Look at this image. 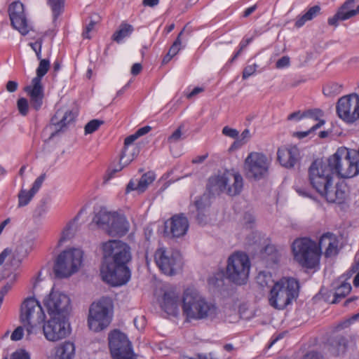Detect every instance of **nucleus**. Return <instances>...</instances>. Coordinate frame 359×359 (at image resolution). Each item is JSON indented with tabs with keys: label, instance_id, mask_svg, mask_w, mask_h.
<instances>
[{
	"label": "nucleus",
	"instance_id": "63",
	"mask_svg": "<svg viewBox=\"0 0 359 359\" xmlns=\"http://www.w3.org/2000/svg\"><path fill=\"white\" fill-rule=\"evenodd\" d=\"M142 67L140 63H135L131 68V74L134 76H136L140 73L142 71Z\"/></svg>",
	"mask_w": 359,
	"mask_h": 359
},
{
	"label": "nucleus",
	"instance_id": "11",
	"mask_svg": "<svg viewBox=\"0 0 359 359\" xmlns=\"http://www.w3.org/2000/svg\"><path fill=\"white\" fill-rule=\"evenodd\" d=\"M39 60V64L36 71V76L32 79L31 84L24 88L29 97L31 107L35 111H39L42 107L44 90L41 80L50 69L49 60L41 58Z\"/></svg>",
	"mask_w": 359,
	"mask_h": 359
},
{
	"label": "nucleus",
	"instance_id": "28",
	"mask_svg": "<svg viewBox=\"0 0 359 359\" xmlns=\"http://www.w3.org/2000/svg\"><path fill=\"white\" fill-rule=\"evenodd\" d=\"M321 8L318 5H315L308 9V11L302 15L296 18L294 26L297 28L303 27L308 21L312 20L320 14Z\"/></svg>",
	"mask_w": 359,
	"mask_h": 359
},
{
	"label": "nucleus",
	"instance_id": "3",
	"mask_svg": "<svg viewBox=\"0 0 359 359\" xmlns=\"http://www.w3.org/2000/svg\"><path fill=\"white\" fill-rule=\"evenodd\" d=\"M182 309L183 315L189 320L213 319L217 315V306L191 288L184 291Z\"/></svg>",
	"mask_w": 359,
	"mask_h": 359
},
{
	"label": "nucleus",
	"instance_id": "7",
	"mask_svg": "<svg viewBox=\"0 0 359 359\" xmlns=\"http://www.w3.org/2000/svg\"><path fill=\"white\" fill-rule=\"evenodd\" d=\"M208 187L212 193L225 192L229 196H236L242 191L243 179L238 172L226 171L221 175L210 177Z\"/></svg>",
	"mask_w": 359,
	"mask_h": 359
},
{
	"label": "nucleus",
	"instance_id": "44",
	"mask_svg": "<svg viewBox=\"0 0 359 359\" xmlns=\"http://www.w3.org/2000/svg\"><path fill=\"white\" fill-rule=\"evenodd\" d=\"M48 210V201L46 198H43L40 201L39 204L35 209L34 214L37 217L43 216Z\"/></svg>",
	"mask_w": 359,
	"mask_h": 359
},
{
	"label": "nucleus",
	"instance_id": "64",
	"mask_svg": "<svg viewBox=\"0 0 359 359\" xmlns=\"http://www.w3.org/2000/svg\"><path fill=\"white\" fill-rule=\"evenodd\" d=\"M244 220L247 227H251V224L254 222V217L250 213H245L244 215Z\"/></svg>",
	"mask_w": 359,
	"mask_h": 359
},
{
	"label": "nucleus",
	"instance_id": "62",
	"mask_svg": "<svg viewBox=\"0 0 359 359\" xmlns=\"http://www.w3.org/2000/svg\"><path fill=\"white\" fill-rule=\"evenodd\" d=\"M151 128L149 126H144L142 128H139L136 132L135 134L138 137L148 133L151 130Z\"/></svg>",
	"mask_w": 359,
	"mask_h": 359
},
{
	"label": "nucleus",
	"instance_id": "34",
	"mask_svg": "<svg viewBox=\"0 0 359 359\" xmlns=\"http://www.w3.org/2000/svg\"><path fill=\"white\" fill-rule=\"evenodd\" d=\"M351 285L348 283H342L339 287L336 288L333 304L338 303L341 299L344 298L351 291Z\"/></svg>",
	"mask_w": 359,
	"mask_h": 359
},
{
	"label": "nucleus",
	"instance_id": "55",
	"mask_svg": "<svg viewBox=\"0 0 359 359\" xmlns=\"http://www.w3.org/2000/svg\"><path fill=\"white\" fill-rule=\"evenodd\" d=\"M95 25V22L91 20L90 22L86 26L82 33V36L84 39H90L91 38L90 36V32L93 29Z\"/></svg>",
	"mask_w": 359,
	"mask_h": 359
},
{
	"label": "nucleus",
	"instance_id": "18",
	"mask_svg": "<svg viewBox=\"0 0 359 359\" xmlns=\"http://www.w3.org/2000/svg\"><path fill=\"white\" fill-rule=\"evenodd\" d=\"M189 226L188 219L184 214L175 215L165 222L164 233L168 237L180 238L187 233Z\"/></svg>",
	"mask_w": 359,
	"mask_h": 359
},
{
	"label": "nucleus",
	"instance_id": "58",
	"mask_svg": "<svg viewBox=\"0 0 359 359\" xmlns=\"http://www.w3.org/2000/svg\"><path fill=\"white\" fill-rule=\"evenodd\" d=\"M304 359H324V358L318 352L310 351L304 355Z\"/></svg>",
	"mask_w": 359,
	"mask_h": 359
},
{
	"label": "nucleus",
	"instance_id": "16",
	"mask_svg": "<svg viewBox=\"0 0 359 359\" xmlns=\"http://www.w3.org/2000/svg\"><path fill=\"white\" fill-rule=\"evenodd\" d=\"M43 303L50 316L69 318L72 306L71 300L67 295L52 291Z\"/></svg>",
	"mask_w": 359,
	"mask_h": 359
},
{
	"label": "nucleus",
	"instance_id": "47",
	"mask_svg": "<svg viewBox=\"0 0 359 359\" xmlns=\"http://www.w3.org/2000/svg\"><path fill=\"white\" fill-rule=\"evenodd\" d=\"M46 178V173L40 175L32 184V188L29 189L31 192L36 194L41 189L42 184Z\"/></svg>",
	"mask_w": 359,
	"mask_h": 359
},
{
	"label": "nucleus",
	"instance_id": "8",
	"mask_svg": "<svg viewBox=\"0 0 359 359\" xmlns=\"http://www.w3.org/2000/svg\"><path fill=\"white\" fill-rule=\"evenodd\" d=\"M83 261V251L72 248L65 250L57 257L54 264V273L57 278H67L76 272Z\"/></svg>",
	"mask_w": 359,
	"mask_h": 359
},
{
	"label": "nucleus",
	"instance_id": "48",
	"mask_svg": "<svg viewBox=\"0 0 359 359\" xmlns=\"http://www.w3.org/2000/svg\"><path fill=\"white\" fill-rule=\"evenodd\" d=\"M294 189L299 196L306 198H313L312 193L308 187H300L297 185L295 186Z\"/></svg>",
	"mask_w": 359,
	"mask_h": 359
},
{
	"label": "nucleus",
	"instance_id": "31",
	"mask_svg": "<svg viewBox=\"0 0 359 359\" xmlns=\"http://www.w3.org/2000/svg\"><path fill=\"white\" fill-rule=\"evenodd\" d=\"M348 341L346 337L338 335L331 339L330 351L334 355L344 354L347 348Z\"/></svg>",
	"mask_w": 359,
	"mask_h": 359
},
{
	"label": "nucleus",
	"instance_id": "6",
	"mask_svg": "<svg viewBox=\"0 0 359 359\" xmlns=\"http://www.w3.org/2000/svg\"><path fill=\"white\" fill-rule=\"evenodd\" d=\"M292 250L294 259L303 267L313 269L319 264L320 250L317 243L308 238L296 239Z\"/></svg>",
	"mask_w": 359,
	"mask_h": 359
},
{
	"label": "nucleus",
	"instance_id": "5",
	"mask_svg": "<svg viewBox=\"0 0 359 359\" xmlns=\"http://www.w3.org/2000/svg\"><path fill=\"white\" fill-rule=\"evenodd\" d=\"M113 311V301L109 297H102L97 302H93L89 309V329L97 332L107 328L111 322Z\"/></svg>",
	"mask_w": 359,
	"mask_h": 359
},
{
	"label": "nucleus",
	"instance_id": "51",
	"mask_svg": "<svg viewBox=\"0 0 359 359\" xmlns=\"http://www.w3.org/2000/svg\"><path fill=\"white\" fill-rule=\"evenodd\" d=\"M263 253L271 256V259L273 261H275L277 257V250L275 246L272 245H266L264 249Z\"/></svg>",
	"mask_w": 359,
	"mask_h": 359
},
{
	"label": "nucleus",
	"instance_id": "59",
	"mask_svg": "<svg viewBox=\"0 0 359 359\" xmlns=\"http://www.w3.org/2000/svg\"><path fill=\"white\" fill-rule=\"evenodd\" d=\"M18 87V83L15 81H8L6 83V90L10 93H13L16 91Z\"/></svg>",
	"mask_w": 359,
	"mask_h": 359
},
{
	"label": "nucleus",
	"instance_id": "1",
	"mask_svg": "<svg viewBox=\"0 0 359 359\" xmlns=\"http://www.w3.org/2000/svg\"><path fill=\"white\" fill-rule=\"evenodd\" d=\"M358 174V165L350 157L348 149L340 148L325 161L315 160L309 169V180L313 188L318 192L323 187L332 184L334 175L341 178H351Z\"/></svg>",
	"mask_w": 359,
	"mask_h": 359
},
{
	"label": "nucleus",
	"instance_id": "49",
	"mask_svg": "<svg viewBox=\"0 0 359 359\" xmlns=\"http://www.w3.org/2000/svg\"><path fill=\"white\" fill-rule=\"evenodd\" d=\"M29 46H31L32 50L35 52L37 59L41 60L42 41L38 40V41H35L34 43H30Z\"/></svg>",
	"mask_w": 359,
	"mask_h": 359
},
{
	"label": "nucleus",
	"instance_id": "50",
	"mask_svg": "<svg viewBox=\"0 0 359 359\" xmlns=\"http://www.w3.org/2000/svg\"><path fill=\"white\" fill-rule=\"evenodd\" d=\"M257 68V65L256 64L246 66L243 71V79H246L252 76L256 72Z\"/></svg>",
	"mask_w": 359,
	"mask_h": 359
},
{
	"label": "nucleus",
	"instance_id": "21",
	"mask_svg": "<svg viewBox=\"0 0 359 359\" xmlns=\"http://www.w3.org/2000/svg\"><path fill=\"white\" fill-rule=\"evenodd\" d=\"M318 247L320 250V255L322 250H324L323 255L326 258L334 257L340 250L339 237L331 232L324 233L320 237Z\"/></svg>",
	"mask_w": 359,
	"mask_h": 359
},
{
	"label": "nucleus",
	"instance_id": "56",
	"mask_svg": "<svg viewBox=\"0 0 359 359\" xmlns=\"http://www.w3.org/2000/svg\"><path fill=\"white\" fill-rule=\"evenodd\" d=\"M4 359H8L7 357L4 358ZM12 359H30L29 355L24 351H16L13 353Z\"/></svg>",
	"mask_w": 359,
	"mask_h": 359
},
{
	"label": "nucleus",
	"instance_id": "13",
	"mask_svg": "<svg viewBox=\"0 0 359 359\" xmlns=\"http://www.w3.org/2000/svg\"><path fill=\"white\" fill-rule=\"evenodd\" d=\"M69 318L50 316L43 325V333L46 340L52 342L67 338L71 334Z\"/></svg>",
	"mask_w": 359,
	"mask_h": 359
},
{
	"label": "nucleus",
	"instance_id": "52",
	"mask_svg": "<svg viewBox=\"0 0 359 359\" xmlns=\"http://www.w3.org/2000/svg\"><path fill=\"white\" fill-rule=\"evenodd\" d=\"M290 59L288 56H283L278 59L276 63V67L278 69H283L290 66Z\"/></svg>",
	"mask_w": 359,
	"mask_h": 359
},
{
	"label": "nucleus",
	"instance_id": "43",
	"mask_svg": "<svg viewBox=\"0 0 359 359\" xmlns=\"http://www.w3.org/2000/svg\"><path fill=\"white\" fill-rule=\"evenodd\" d=\"M325 123V120H321L319 122H318L316 124L313 125L309 130L304 132H296L294 133L293 136L299 138V139H303L306 137H307L309 134H311L313 132H315L316 130L320 128L321 126H323Z\"/></svg>",
	"mask_w": 359,
	"mask_h": 359
},
{
	"label": "nucleus",
	"instance_id": "26",
	"mask_svg": "<svg viewBox=\"0 0 359 359\" xmlns=\"http://www.w3.org/2000/svg\"><path fill=\"white\" fill-rule=\"evenodd\" d=\"M355 1L354 0H346L337 10V13L328 18L327 23L330 26L337 27L339 21H344L349 18H344L347 13L351 10H355L354 5Z\"/></svg>",
	"mask_w": 359,
	"mask_h": 359
},
{
	"label": "nucleus",
	"instance_id": "30",
	"mask_svg": "<svg viewBox=\"0 0 359 359\" xmlns=\"http://www.w3.org/2000/svg\"><path fill=\"white\" fill-rule=\"evenodd\" d=\"M196 208L198 211L196 219L200 224L205 222V215L204 214L206 208L210 205V197L207 194H203L202 196L197 198L194 203Z\"/></svg>",
	"mask_w": 359,
	"mask_h": 359
},
{
	"label": "nucleus",
	"instance_id": "40",
	"mask_svg": "<svg viewBox=\"0 0 359 359\" xmlns=\"http://www.w3.org/2000/svg\"><path fill=\"white\" fill-rule=\"evenodd\" d=\"M104 124V121L98 119H93L88 122L84 127L85 134H92Z\"/></svg>",
	"mask_w": 359,
	"mask_h": 359
},
{
	"label": "nucleus",
	"instance_id": "15",
	"mask_svg": "<svg viewBox=\"0 0 359 359\" xmlns=\"http://www.w3.org/2000/svg\"><path fill=\"white\" fill-rule=\"evenodd\" d=\"M269 162L265 155L258 152H251L245 160L244 169L246 177L259 180L268 173Z\"/></svg>",
	"mask_w": 359,
	"mask_h": 359
},
{
	"label": "nucleus",
	"instance_id": "20",
	"mask_svg": "<svg viewBox=\"0 0 359 359\" xmlns=\"http://www.w3.org/2000/svg\"><path fill=\"white\" fill-rule=\"evenodd\" d=\"M277 158L282 166L292 168L299 165L302 157L297 146H289L282 147L278 149Z\"/></svg>",
	"mask_w": 359,
	"mask_h": 359
},
{
	"label": "nucleus",
	"instance_id": "9",
	"mask_svg": "<svg viewBox=\"0 0 359 359\" xmlns=\"http://www.w3.org/2000/svg\"><path fill=\"white\" fill-rule=\"evenodd\" d=\"M250 269V262L247 254L236 252L227 260L226 278L236 285L245 284L248 280Z\"/></svg>",
	"mask_w": 359,
	"mask_h": 359
},
{
	"label": "nucleus",
	"instance_id": "12",
	"mask_svg": "<svg viewBox=\"0 0 359 359\" xmlns=\"http://www.w3.org/2000/svg\"><path fill=\"white\" fill-rule=\"evenodd\" d=\"M154 260L160 271L167 275L173 276L182 268V261L177 252L168 250L162 247L158 248L154 253Z\"/></svg>",
	"mask_w": 359,
	"mask_h": 359
},
{
	"label": "nucleus",
	"instance_id": "39",
	"mask_svg": "<svg viewBox=\"0 0 359 359\" xmlns=\"http://www.w3.org/2000/svg\"><path fill=\"white\" fill-rule=\"evenodd\" d=\"M184 125L181 124L168 137V142L169 144L177 143L179 141L184 140L185 137H183Z\"/></svg>",
	"mask_w": 359,
	"mask_h": 359
},
{
	"label": "nucleus",
	"instance_id": "42",
	"mask_svg": "<svg viewBox=\"0 0 359 359\" xmlns=\"http://www.w3.org/2000/svg\"><path fill=\"white\" fill-rule=\"evenodd\" d=\"M185 28H184L177 35L176 39L170 46L168 50V52L170 53L172 55L175 56L179 51L182 49V36L184 32Z\"/></svg>",
	"mask_w": 359,
	"mask_h": 359
},
{
	"label": "nucleus",
	"instance_id": "17",
	"mask_svg": "<svg viewBox=\"0 0 359 359\" xmlns=\"http://www.w3.org/2000/svg\"><path fill=\"white\" fill-rule=\"evenodd\" d=\"M339 117L347 123H353L359 118V95L353 93L343 96L337 103Z\"/></svg>",
	"mask_w": 359,
	"mask_h": 359
},
{
	"label": "nucleus",
	"instance_id": "37",
	"mask_svg": "<svg viewBox=\"0 0 359 359\" xmlns=\"http://www.w3.org/2000/svg\"><path fill=\"white\" fill-rule=\"evenodd\" d=\"M34 194L31 192L30 190L21 189L18 193V205L19 208L26 206L31 201L34 196Z\"/></svg>",
	"mask_w": 359,
	"mask_h": 359
},
{
	"label": "nucleus",
	"instance_id": "25",
	"mask_svg": "<svg viewBox=\"0 0 359 359\" xmlns=\"http://www.w3.org/2000/svg\"><path fill=\"white\" fill-rule=\"evenodd\" d=\"M179 295L173 290L165 291L161 303L162 309L169 315L175 316L178 312Z\"/></svg>",
	"mask_w": 359,
	"mask_h": 359
},
{
	"label": "nucleus",
	"instance_id": "41",
	"mask_svg": "<svg viewBox=\"0 0 359 359\" xmlns=\"http://www.w3.org/2000/svg\"><path fill=\"white\" fill-rule=\"evenodd\" d=\"M323 111L320 109H308L303 111L304 118H309L318 122L322 120L320 118L323 116Z\"/></svg>",
	"mask_w": 359,
	"mask_h": 359
},
{
	"label": "nucleus",
	"instance_id": "60",
	"mask_svg": "<svg viewBox=\"0 0 359 359\" xmlns=\"http://www.w3.org/2000/svg\"><path fill=\"white\" fill-rule=\"evenodd\" d=\"M250 137V130L248 129H245L241 135V138L239 140V142H241V144H245Z\"/></svg>",
	"mask_w": 359,
	"mask_h": 359
},
{
	"label": "nucleus",
	"instance_id": "54",
	"mask_svg": "<svg viewBox=\"0 0 359 359\" xmlns=\"http://www.w3.org/2000/svg\"><path fill=\"white\" fill-rule=\"evenodd\" d=\"M222 133L223 135L232 137V138H236L238 137V131L234 128H229L228 126H225L222 129Z\"/></svg>",
	"mask_w": 359,
	"mask_h": 359
},
{
	"label": "nucleus",
	"instance_id": "19",
	"mask_svg": "<svg viewBox=\"0 0 359 359\" xmlns=\"http://www.w3.org/2000/svg\"><path fill=\"white\" fill-rule=\"evenodd\" d=\"M11 25L18 30L21 34L26 35L29 32L27 20L24 12V6L21 2L12 3L8 8Z\"/></svg>",
	"mask_w": 359,
	"mask_h": 359
},
{
	"label": "nucleus",
	"instance_id": "2",
	"mask_svg": "<svg viewBox=\"0 0 359 359\" xmlns=\"http://www.w3.org/2000/svg\"><path fill=\"white\" fill-rule=\"evenodd\" d=\"M103 261L101 275L106 283L112 286H121L130 278L128 264L132 259L130 248L118 240H110L102 244Z\"/></svg>",
	"mask_w": 359,
	"mask_h": 359
},
{
	"label": "nucleus",
	"instance_id": "4",
	"mask_svg": "<svg viewBox=\"0 0 359 359\" xmlns=\"http://www.w3.org/2000/svg\"><path fill=\"white\" fill-rule=\"evenodd\" d=\"M299 284L294 278L283 277L271 287L269 296L270 306L283 310L290 305L299 295Z\"/></svg>",
	"mask_w": 359,
	"mask_h": 359
},
{
	"label": "nucleus",
	"instance_id": "35",
	"mask_svg": "<svg viewBox=\"0 0 359 359\" xmlns=\"http://www.w3.org/2000/svg\"><path fill=\"white\" fill-rule=\"evenodd\" d=\"M138 138L137 135L135 133L133 135L128 136L124 140V147L123 151L121 152L120 156V163L127 164L128 162L131 161L132 159L128 158L124 161L125 158L128 156V150L130 145L133 144V142Z\"/></svg>",
	"mask_w": 359,
	"mask_h": 359
},
{
	"label": "nucleus",
	"instance_id": "46",
	"mask_svg": "<svg viewBox=\"0 0 359 359\" xmlns=\"http://www.w3.org/2000/svg\"><path fill=\"white\" fill-rule=\"evenodd\" d=\"M73 226H74V224H72V223H69L66 226V227L65 228V229L63 230V231L62 233L61 238L59 241V243L60 244L65 242L66 241L70 239L73 236V235H74Z\"/></svg>",
	"mask_w": 359,
	"mask_h": 359
},
{
	"label": "nucleus",
	"instance_id": "14",
	"mask_svg": "<svg viewBox=\"0 0 359 359\" xmlns=\"http://www.w3.org/2000/svg\"><path fill=\"white\" fill-rule=\"evenodd\" d=\"M108 340L113 359H135L132 344L124 333L114 330L109 334Z\"/></svg>",
	"mask_w": 359,
	"mask_h": 359
},
{
	"label": "nucleus",
	"instance_id": "38",
	"mask_svg": "<svg viewBox=\"0 0 359 359\" xmlns=\"http://www.w3.org/2000/svg\"><path fill=\"white\" fill-rule=\"evenodd\" d=\"M341 91V86L337 83H327L323 88V93L327 97H334L339 94Z\"/></svg>",
	"mask_w": 359,
	"mask_h": 359
},
{
	"label": "nucleus",
	"instance_id": "27",
	"mask_svg": "<svg viewBox=\"0 0 359 359\" xmlns=\"http://www.w3.org/2000/svg\"><path fill=\"white\" fill-rule=\"evenodd\" d=\"M114 212H109L106 208H102L95 214L92 222L105 232L110 224L111 220L113 219Z\"/></svg>",
	"mask_w": 359,
	"mask_h": 359
},
{
	"label": "nucleus",
	"instance_id": "32",
	"mask_svg": "<svg viewBox=\"0 0 359 359\" xmlns=\"http://www.w3.org/2000/svg\"><path fill=\"white\" fill-rule=\"evenodd\" d=\"M133 31L134 28L131 25L126 22H122L120 25L118 29L114 33L112 39L119 43L124 38L129 36Z\"/></svg>",
	"mask_w": 359,
	"mask_h": 359
},
{
	"label": "nucleus",
	"instance_id": "61",
	"mask_svg": "<svg viewBox=\"0 0 359 359\" xmlns=\"http://www.w3.org/2000/svg\"><path fill=\"white\" fill-rule=\"evenodd\" d=\"M204 91V88L202 87H196L194 88L192 91H191L187 95V99H191L196 95L199 94L200 93H202Z\"/></svg>",
	"mask_w": 359,
	"mask_h": 359
},
{
	"label": "nucleus",
	"instance_id": "10",
	"mask_svg": "<svg viewBox=\"0 0 359 359\" xmlns=\"http://www.w3.org/2000/svg\"><path fill=\"white\" fill-rule=\"evenodd\" d=\"M46 314L41 304L34 297L26 298L21 304L20 320L26 327L29 336L34 327L44 322Z\"/></svg>",
	"mask_w": 359,
	"mask_h": 359
},
{
	"label": "nucleus",
	"instance_id": "45",
	"mask_svg": "<svg viewBox=\"0 0 359 359\" xmlns=\"http://www.w3.org/2000/svg\"><path fill=\"white\" fill-rule=\"evenodd\" d=\"M17 107L22 116H27L29 112V103L26 98L20 97L17 101Z\"/></svg>",
	"mask_w": 359,
	"mask_h": 359
},
{
	"label": "nucleus",
	"instance_id": "53",
	"mask_svg": "<svg viewBox=\"0 0 359 359\" xmlns=\"http://www.w3.org/2000/svg\"><path fill=\"white\" fill-rule=\"evenodd\" d=\"M23 335L24 329L22 326H19L13 332L11 336V339L13 341H18L22 338Z\"/></svg>",
	"mask_w": 359,
	"mask_h": 359
},
{
	"label": "nucleus",
	"instance_id": "22",
	"mask_svg": "<svg viewBox=\"0 0 359 359\" xmlns=\"http://www.w3.org/2000/svg\"><path fill=\"white\" fill-rule=\"evenodd\" d=\"M332 185H327V187H323L318 193L329 203H336L341 204L344 202L348 196V187L344 182L337 183L334 187Z\"/></svg>",
	"mask_w": 359,
	"mask_h": 359
},
{
	"label": "nucleus",
	"instance_id": "33",
	"mask_svg": "<svg viewBox=\"0 0 359 359\" xmlns=\"http://www.w3.org/2000/svg\"><path fill=\"white\" fill-rule=\"evenodd\" d=\"M155 180V174L153 172H147L142 175L137 182V191L143 193Z\"/></svg>",
	"mask_w": 359,
	"mask_h": 359
},
{
	"label": "nucleus",
	"instance_id": "23",
	"mask_svg": "<svg viewBox=\"0 0 359 359\" xmlns=\"http://www.w3.org/2000/svg\"><path fill=\"white\" fill-rule=\"evenodd\" d=\"M74 119L75 114L70 110L64 111L62 109H58L56 111L50 119V127L53 128L54 131L51 133L50 137L52 138L57 133L63 130Z\"/></svg>",
	"mask_w": 359,
	"mask_h": 359
},
{
	"label": "nucleus",
	"instance_id": "24",
	"mask_svg": "<svg viewBox=\"0 0 359 359\" xmlns=\"http://www.w3.org/2000/svg\"><path fill=\"white\" fill-rule=\"evenodd\" d=\"M128 230L129 223L126 217L115 212L105 233L111 236H123Z\"/></svg>",
	"mask_w": 359,
	"mask_h": 359
},
{
	"label": "nucleus",
	"instance_id": "57",
	"mask_svg": "<svg viewBox=\"0 0 359 359\" xmlns=\"http://www.w3.org/2000/svg\"><path fill=\"white\" fill-rule=\"evenodd\" d=\"M303 118H304V116H303V112H301V111H297L289 114L287 119V121H299Z\"/></svg>",
	"mask_w": 359,
	"mask_h": 359
},
{
	"label": "nucleus",
	"instance_id": "36",
	"mask_svg": "<svg viewBox=\"0 0 359 359\" xmlns=\"http://www.w3.org/2000/svg\"><path fill=\"white\" fill-rule=\"evenodd\" d=\"M53 12L54 20H56L63 12L65 6V0H48Z\"/></svg>",
	"mask_w": 359,
	"mask_h": 359
},
{
	"label": "nucleus",
	"instance_id": "29",
	"mask_svg": "<svg viewBox=\"0 0 359 359\" xmlns=\"http://www.w3.org/2000/svg\"><path fill=\"white\" fill-rule=\"evenodd\" d=\"M74 356L75 346L69 341L61 344L57 348L55 359H74Z\"/></svg>",
	"mask_w": 359,
	"mask_h": 359
}]
</instances>
